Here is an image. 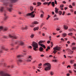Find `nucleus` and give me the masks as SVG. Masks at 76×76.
I'll return each instance as SVG.
<instances>
[{
    "mask_svg": "<svg viewBox=\"0 0 76 76\" xmlns=\"http://www.w3.org/2000/svg\"><path fill=\"white\" fill-rule=\"evenodd\" d=\"M43 66L45 67V70L46 71L49 70L51 69V65L48 63H46L43 64Z\"/></svg>",
    "mask_w": 76,
    "mask_h": 76,
    "instance_id": "obj_1",
    "label": "nucleus"
},
{
    "mask_svg": "<svg viewBox=\"0 0 76 76\" xmlns=\"http://www.w3.org/2000/svg\"><path fill=\"white\" fill-rule=\"evenodd\" d=\"M32 46L34 48L33 50L35 51H37V49L38 47V43H36L35 42H33Z\"/></svg>",
    "mask_w": 76,
    "mask_h": 76,
    "instance_id": "obj_2",
    "label": "nucleus"
},
{
    "mask_svg": "<svg viewBox=\"0 0 76 76\" xmlns=\"http://www.w3.org/2000/svg\"><path fill=\"white\" fill-rule=\"evenodd\" d=\"M0 76H11V75L5 73L4 71H1L0 72Z\"/></svg>",
    "mask_w": 76,
    "mask_h": 76,
    "instance_id": "obj_3",
    "label": "nucleus"
},
{
    "mask_svg": "<svg viewBox=\"0 0 76 76\" xmlns=\"http://www.w3.org/2000/svg\"><path fill=\"white\" fill-rule=\"evenodd\" d=\"M53 49L54 51H53V53L55 54V53H56L57 52V51H59V50H60V49H61V48H60V47H54L53 48Z\"/></svg>",
    "mask_w": 76,
    "mask_h": 76,
    "instance_id": "obj_4",
    "label": "nucleus"
},
{
    "mask_svg": "<svg viewBox=\"0 0 76 76\" xmlns=\"http://www.w3.org/2000/svg\"><path fill=\"white\" fill-rule=\"evenodd\" d=\"M35 12V11H34L32 12L31 13H28L25 16V17H27V16H31V18H34V17L35 15H34V13Z\"/></svg>",
    "mask_w": 76,
    "mask_h": 76,
    "instance_id": "obj_5",
    "label": "nucleus"
},
{
    "mask_svg": "<svg viewBox=\"0 0 76 76\" xmlns=\"http://www.w3.org/2000/svg\"><path fill=\"white\" fill-rule=\"evenodd\" d=\"M9 38H12V39H16L18 38V36H13L12 34H9Z\"/></svg>",
    "mask_w": 76,
    "mask_h": 76,
    "instance_id": "obj_6",
    "label": "nucleus"
},
{
    "mask_svg": "<svg viewBox=\"0 0 76 76\" xmlns=\"http://www.w3.org/2000/svg\"><path fill=\"white\" fill-rule=\"evenodd\" d=\"M2 50H5V51H7V50H8V49H5L4 46H2L1 48V49L0 50V53H2Z\"/></svg>",
    "mask_w": 76,
    "mask_h": 76,
    "instance_id": "obj_7",
    "label": "nucleus"
},
{
    "mask_svg": "<svg viewBox=\"0 0 76 76\" xmlns=\"http://www.w3.org/2000/svg\"><path fill=\"white\" fill-rule=\"evenodd\" d=\"M31 56H29V57H28V58H27V61L28 62H29V61H31V60L30 59H31V60H32V58H31Z\"/></svg>",
    "mask_w": 76,
    "mask_h": 76,
    "instance_id": "obj_8",
    "label": "nucleus"
},
{
    "mask_svg": "<svg viewBox=\"0 0 76 76\" xmlns=\"http://www.w3.org/2000/svg\"><path fill=\"white\" fill-rule=\"evenodd\" d=\"M4 16L5 17L4 18V20H7L8 19V16L6 15V13L4 14Z\"/></svg>",
    "mask_w": 76,
    "mask_h": 76,
    "instance_id": "obj_9",
    "label": "nucleus"
},
{
    "mask_svg": "<svg viewBox=\"0 0 76 76\" xmlns=\"http://www.w3.org/2000/svg\"><path fill=\"white\" fill-rule=\"evenodd\" d=\"M7 10H8L10 12L12 11V8L7 7Z\"/></svg>",
    "mask_w": 76,
    "mask_h": 76,
    "instance_id": "obj_10",
    "label": "nucleus"
},
{
    "mask_svg": "<svg viewBox=\"0 0 76 76\" xmlns=\"http://www.w3.org/2000/svg\"><path fill=\"white\" fill-rule=\"evenodd\" d=\"M4 10V7H0V11L1 12H3Z\"/></svg>",
    "mask_w": 76,
    "mask_h": 76,
    "instance_id": "obj_11",
    "label": "nucleus"
},
{
    "mask_svg": "<svg viewBox=\"0 0 76 76\" xmlns=\"http://www.w3.org/2000/svg\"><path fill=\"white\" fill-rule=\"evenodd\" d=\"M12 3H15L18 0H10Z\"/></svg>",
    "mask_w": 76,
    "mask_h": 76,
    "instance_id": "obj_12",
    "label": "nucleus"
},
{
    "mask_svg": "<svg viewBox=\"0 0 76 76\" xmlns=\"http://www.w3.org/2000/svg\"><path fill=\"white\" fill-rule=\"evenodd\" d=\"M30 9L31 11H33V9H34V7L32 6L30 7Z\"/></svg>",
    "mask_w": 76,
    "mask_h": 76,
    "instance_id": "obj_13",
    "label": "nucleus"
},
{
    "mask_svg": "<svg viewBox=\"0 0 76 76\" xmlns=\"http://www.w3.org/2000/svg\"><path fill=\"white\" fill-rule=\"evenodd\" d=\"M40 46L41 47H43V48H45V45H44L42 44H40Z\"/></svg>",
    "mask_w": 76,
    "mask_h": 76,
    "instance_id": "obj_14",
    "label": "nucleus"
},
{
    "mask_svg": "<svg viewBox=\"0 0 76 76\" xmlns=\"http://www.w3.org/2000/svg\"><path fill=\"white\" fill-rule=\"evenodd\" d=\"M37 5L36 6L37 7H38V6H40L41 4V2H37Z\"/></svg>",
    "mask_w": 76,
    "mask_h": 76,
    "instance_id": "obj_15",
    "label": "nucleus"
},
{
    "mask_svg": "<svg viewBox=\"0 0 76 76\" xmlns=\"http://www.w3.org/2000/svg\"><path fill=\"white\" fill-rule=\"evenodd\" d=\"M64 26V28L65 29H68V26L65 25Z\"/></svg>",
    "mask_w": 76,
    "mask_h": 76,
    "instance_id": "obj_16",
    "label": "nucleus"
},
{
    "mask_svg": "<svg viewBox=\"0 0 76 76\" xmlns=\"http://www.w3.org/2000/svg\"><path fill=\"white\" fill-rule=\"evenodd\" d=\"M38 27H35L34 28V31H37V30H38Z\"/></svg>",
    "mask_w": 76,
    "mask_h": 76,
    "instance_id": "obj_17",
    "label": "nucleus"
},
{
    "mask_svg": "<svg viewBox=\"0 0 76 76\" xmlns=\"http://www.w3.org/2000/svg\"><path fill=\"white\" fill-rule=\"evenodd\" d=\"M39 50L40 51H43V48L42 47H40L39 48Z\"/></svg>",
    "mask_w": 76,
    "mask_h": 76,
    "instance_id": "obj_18",
    "label": "nucleus"
},
{
    "mask_svg": "<svg viewBox=\"0 0 76 76\" xmlns=\"http://www.w3.org/2000/svg\"><path fill=\"white\" fill-rule=\"evenodd\" d=\"M55 10L56 13H58V9H57V8H55Z\"/></svg>",
    "mask_w": 76,
    "mask_h": 76,
    "instance_id": "obj_19",
    "label": "nucleus"
},
{
    "mask_svg": "<svg viewBox=\"0 0 76 76\" xmlns=\"http://www.w3.org/2000/svg\"><path fill=\"white\" fill-rule=\"evenodd\" d=\"M51 4L53 7H54V6H55V3L54 2H52Z\"/></svg>",
    "mask_w": 76,
    "mask_h": 76,
    "instance_id": "obj_20",
    "label": "nucleus"
},
{
    "mask_svg": "<svg viewBox=\"0 0 76 76\" xmlns=\"http://www.w3.org/2000/svg\"><path fill=\"white\" fill-rule=\"evenodd\" d=\"M74 61H75V60H71L70 61V63H71V64H73V63H74Z\"/></svg>",
    "mask_w": 76,
    "mask_h": 76,
    "instance_id": "obj_21",
    "label": "nucleus"
},
{
    "mask_svg": "<svg viewBox=\"0 0 76 76\" xmlns=\"http://www.w3.org/2000/svg\"><path fill=\"white\" fill-rule=\"evenodd\" d=\"M23 29H28V26H26L25 27H23L22 28Z\"/></svg>",
    "mask_w": 76,
    "mask_h": 76,
    "instance_id": "obj_22",
    "label": "nucleus"
},
{
    "mask_svg": "<svg viewBox=\"0 0 76 76\" xmlns=\"http://www.w3.org/2000/svg\"><path fill=\"white\" fill-rule=\"evenodd\" d=\"M63 37H65L67 36V34L66 33H64L62 34Z\"/></svg>",
    "mask_w": 76,
    "mask_h": 76,
    "instance_id": "obj_23",
    "label": "nucleus"
},
{
    "mask_svg": "<svg viewBox=\"0 0 76 76\" xmlns=\"http://www.w3.org/2000/svg\"><path fill=\"white\" fill-rule=\"evenodd\" d=\"M17 58H20L21 57H23V55H20L17 56Z\"/></svg>",
    "mask_w": 76,
    "mask_h": 76,
    "instance_id": "obj_24",
    "label": "nucleus"
},
{
    "mask_svg": "<svg viewBox=\"0 0 76 76\" xmlns=\"http://www.w3.org/2000/svg\"><path fill=\"white\" fill-rule=\"evenodd\" d=\"M58 14L60 15H61L62 14V12L61 11H59L58 12Z\"/></svg>",
    "mask_w": 76,
    "mask_h": 76,
    "instance_id": "obj_25",
    "label": "nucleus"
},
{
    "mask_svg": "<svg viewBox=\"0 0 76 76\" xmlns=\"http://www.w3.org/2000/svg\"><path fill=\"white\" fill-rule=\"evenodd\" d=\"M38 22L37 21H35L33 23V25L34 24H38Z\"/></svg>",
    "mask_w": 76,
    "mask_h": 76,
    "instance_id": "obj_26",
    "label": "nucleus"
},
{
    "mask_svg": "<svg viewBox=\"0 0 76 76\" xmlns=\"http://www.w3.org/2000/svg\"><path fill=\"white\" fill-rule=\"evenodd\" d=\"M18 62H19L20 63H22V60L21 59H19L18 60Z\"/></svg>",
    "mask_w": 76,
    "mask_h": 76,
    "instance_id": "obj_27",
    "label": "nucleus"
},
{
    "mask_svg": "<svg viewBox=\"0 0 76 76\" xmlns=\"http://www.w3.org/2000/svg\"><path fill=\"white\" fill-rule=\"evenodd\" d=\"M43 42L41 40L40 41L38 42V44L39 45H40V44H40V43H42Z\"/></svg>",
    "mask_w": 76,
    "mask_h": 76,
    "instance_id": "obj_28",
    "label": "nucleus"
},
{
    "mask_svg": "<svg viewBox=\"0 0 76 76\" xmlns=\"http://www.w3.org/2000/svg\"><path fill=\"white\" fill-rule=\"evenodd\" d=\"M72 50H73V51L74 50H76V47H73L72 48Z\"/></svg>",
    "mask_w": 76,
    "mask_h": 76,
    "instance_id": "obj_29",
    "label": "nucleus"
},
{
    "mask_svg": "<svg viewBox=\"0 0 76 76\" xmlns=\"http://www.w3.org/2000/svg\"><path fill=\"white\" fill-rule=\"evenodd\" d=\"M7 29H8V28H7L6 27L4 29V31H7Z\"/></svg>",
    "mask_w": 76,
    "mask_h": 76,
    "instance_id": "obj_30",
    "label": "nucleus"
},
{
    "mask_svg": "<svg viewBox=\"0 0 76 76\" xmlns=\"http://www.w3.org/2000/svg\"><path fill=\"white\" fill-rule=\"evenodd\" d=\"M3 29V27L2 26H0V31Z\"/></svg>",
    "mask_w": 76,
    "mask_h": 76,
    "instance_id": "obj_31",
    "label": "nucleus"
},
{
    "mask_svg": "<svg viewBox=\"0 0 76 76\" xmlns=\"http://www.w3.org/2000/svg\"><path fill=\"white\" fill-rule=\"evenodd\" d=\"M24 44V43H23V42H20V45H23Z\"/></svg>",
    "mask_w": 76,
    "mask_h": 76,
    "instance_id": "obj_32",
    "label": "nucleus"
},
{
    "mask_svg": "<svg viewBox=\"0 0 76 76\" xmlns=\"http://www.w3.org/2000/svg\"><path fill=\"white\" fill-rule=\"evenodd\" d=\"M3 37L4 38H8V37L6 36H4Z\"/></svg>",
    "mask_w": 76,
    "mask_h": 76,
    "instance_id": "obj_33",
    "label": "nucleus"
},
{
    "mask_svg": "<svg viewBox=\"0 0 76 76\" xmlns=\"http://www.w3.org/2000/svg\"><path fill=\"white\" fill-rule=\"evenodd\" d=\"M68 30L70 32H72L73 31V29H69Z\"/></svg>",
    "mask_w": 76,
    "mask_h": 76,
    "instance_id": "obj_34",
    "label": "nucleus"
},
{
    "mask_svg": "<svg viewBox=\"0 0 76 76\" xmlns=\"http://www.w3.org/2000/svg\"><path fill=\"white\" fill-rule=\"evenodd\" d=\"M6 63H3V65L4 67H6Z\"/></svg>",
    "mask_w": 76,
    "mask_h": 76,
    "instance_id": "obj_35",
    "label": "nucleus"
},
{
    "mask_svg": "<svg viewBox=\"0 0 76 76\" xmlns=\"http://www.w3.org/2000/svg\"><path fill=\"white\" fill-rule=\"evenodd\" d=\"M34 34H31V35L30 36L31 38H33L34 37Z\"/></svg>",
    "mask_w": 76,
    "mask_h": 76,
    "instance_id": "obj_36",
    "label": "nucleus"
},
{
    "mask_svg": "<svg viewBox=\"0 0 76 76\" xmlns=\"http://www.w3.org/2000/svg\"><path fill=\"white\" fill-rule=\"evenodd\" d=\"M50 74L51 75H54V73L53 72H50Z\"/></svg>",
    "mask_w": 76,
    "mask_h": 76,
    "instance_id": "obj_37",
    "label": "nucleus"
},
{
    "mask_svg": "<svg viewBox=\"0 0 76 76\" xmlns=\"http://www.w3.org/2000/svg\"><path fill=\"white\" fill-rule=\"evenodd\" d=\"M18 41L16 40L15 41V44H17V43H18Z\"/></svg>",
    "mask_w": 76,
    "mask_h": 76,
    "instance_id": "obj_38",
    "label": "nucleus"
},
{
    "mask_svg": "<svg viewBox=\"0 0 76 76\" xmlns=\"http://www.w3.org/2000/svg\"><path fill=\"white\" fill-rule=\"evenodd\" d=\"M43 4L44 5H45V4H48V2H45V3H43Z\"/></svg>",
    "mask_w": 76,
    "mask_h": 76,
    "instance_id": "obj_39",
    "label": "nucleus"
},
{
    "mask_svg": "<svg viewBox=\"0 0 76 76\" xmlns=\"http://www.w3.org/2000/svg\"><path fill=\"white\" fill-rule=\"evenodd\" d=\"M73 34V33H69L68 34V35H72Z\"/></svg>",
    "mask_w": 76,
    "mask_h": 76,
    "instance_id": "obj_40",
    "label": "nucleus"
},
{
    "mask_svg": "<svg viewBox=\"0 0 76 76\" xmlns=\"http://www.w3.org/2000/svg\"><path fill=\"white\" fill-rule=\"evenodd\" d=\"M2 65H3V63L2 62H0V67H1Z\"/></svg>",
    "mask_w": 76,
    "mask_h": 76,
    "instance_id": "obj_41",
    "label": "nucleus"
},
{
    "mask_svg": "<svg viewBox=\"0 0 76 76\" xmlns=\"http://www.w3.org/2000/svg\"><path fill=\"white\" fill-rule=\"evenodd\" d=\"M42 29H43L44 30V29H45V30H47V28H45V27H44L42 28Z\"/></svg>",
    "mask_w": 76,
    "mask_h": 76,
    "instance_id": "obj_42",
    "label": "nucleus"
},
{
    "mask_svg": "<svg viewBox=\"0 0 76 76\" xmlns=\"http://www.w3.org/2000/svg\"><path fill=\"white\" fill-rule=\"evenodd\" d=\"M43 16H44V15H43V14H41L40 15V17L41 18H42Z\"/></svg>",
    "mask_w": 76,
    "mask_h": 76,
    "instance_id": "obj_43",
    "label": "nucleus"
},
{
    "mask_svg": "<svg viewBox=\"0 0 76 76\" xmlns=\"http://www.w3.org/2000/svg\"><path fill=\"white\" fill-rule=\"evenodd\" d=\"M51 1L49 2L48 3V6H49V5H50V4H51Z\"/></svg>",
    "mask_w": 76,
    "mask_h": 76,
    "instance_id": "obj_44",
    "label": "nucleus"
},
{
    "mask_svg": "<svg viewBox=\"0 0 76 76\" xmlns=\"http://www.w3.org/2000/svg\"><path fill=\"white\" fill-rule=\"evenodd\" d=\"M50 17V16H49V15H48V18L46 19L47 20H48V19H49V18Z\"/></svg>",
    "mask_w": 76,
    "mask_h": 76,
    "instance_id": "obj_45",
    "label": "nucleus"
},
{
    "mask_svg": "<svg viewBox=\"0 0 76 76\" xmlns=\"http://www.w3.org/2000/svg\"><path fill=\"white\" fill-rule=\"evenodd\" d=\"M69 8H71V9L73 7V6H72L71 5H69Z\"/></svg>",
    "mask_w": 76,
    "mask_h": 76,
    "instance_id": "obj_46",
    "label": "nucleus"
},
{
    "mask_svg": "<svg viewBox=\"0 0 76 76\" xmlns=\"http://www.w3.org/2000/svg\"><path fill=\"white\" fill-rule=\"evenodd\" d=\"M61 41H64V39H63V38H61Z\"/></svg>",
    "mask_w": 76,
    "mask_h": 76,
    "instance_id": "obj_47",
    "label": "nucleus"
},
{
    "mask_svg": "<svg viewBox=\"0 0 76 76\" xmlns=\"http://www.w3.org/2000/svg\"><path fill=\"white\" fill-rule=\"evenodd\" d=\"M63 7H64V5L63 4H62V5H60V7L61 8Z\"/></svg>",
    "mask_w": 76,
    "mask_h": 76,
    "instance_id": "obj_48",
    "label": "nucleus"
},
{
    "mask_svg": "<svg viewBox=\"0 0 76 76\" xmlns=\"http://www.w3.org/2000/svg\"><path fill=\"white\" fill-rule=\"evenodd\" d=\"M56 31H60V28H57L56 29Z\"/></svg>",
    "mask_w": 76,
    "mask_h": 76,
    "instance_id": "obj_49",
    "label": "nucleus"
},
{
    "mask_svg": "<svg viewBox=\"0 0 76 76\" xmlns=\"http://www.w3.org/2000/svg\"><path fill=\"white\" fill-rule=\"evenodd\" d=\"M75 44H76V43H75V42H73L72 43V45H75Z\"/></svg>",
    "mask_w": 76,
    "mask_h": 76,
    "instance_id": "obj_50",
    "label": "nucleus"
},
{
    "mask_svg": "<svg viewBox=\"0 0 76 76\" xmlns=\"http://www.w3.org/2000/svg\"><path fill=\"white\" fill-rule=\"evenodd\" d=\"M72 5L73 6H75V3H72Z\"/></svg>",
    "mask_w": 76,
    "mask_h": 76,
    "instance_id": "obj_51",
    "label": "nucleus"
},
{
    "mask_svg": "<svg viewBox=\"0 0 76 76\" xmlns=\"http://www.w3.org/2000/svg\"><path fill=\"white\" fill-rule=\"evenodd\" d=\"M43 25H44V23H42L41 25V27H42V26H43Z\"/></svg>",
    "mask_w": 76,
    "mask_h": 76,
    "instance_id": "obj_52",
    "label": "nucleus"
},
{
    "mask_svg": "<svg viewBox=\"0 0 76 76\" xmlns=\"http://www.w3.org/2000/svg\"><path fill=\"white\" fill-rule=\"evenodd\" d=\"M64 14H65V12H64H64H63V13H62V15H64Z\"/></svg>",
    "mask_w": 76,
    "mask_h": 76,
    "instance_id": "obj_53",
    "label": "nucleus"
},
{
    "mask_svg": "<svg viewBox=\"0 0 76 76\" xmlns=\"http://www.w3.org/2000/svg\"><path fill=\"white\" fill-rule=\"evenodd\" d=\"M47 49H48V50H50V46L48 47Z\"/></svg>",
    "mask_w": 76,
    "mask_h": 76,
    "instance_id": "obj_54",
    "label": "nucleus"
},
{
    "mask_svg": "<svg viewBox=\"0 0 76 76\" xmlns=\"http://www.w3.org/2000/svg\"><path fill=\"white\" fill-rule=\"evenodd\" d=\"M42 66V64H39V67H40V66Z\"/></svg>",
    "mask_w": 76,
    "mask_h": 76,
    "instance_id": "obj_55",
    "label": "nucleus"
},
{
    "mask_svg": "<svg viewBox=\"0 0 76 76\" xmlns=\"http://www.w3.org/2000/svg\"><path fill=\"white\" fill-rule=\"evenodd\" d=\"M55 3L56 4H57V1L56 0H55Z\"/></svg>",
    "mask_w": 76,
    "mask_h": 76,
    "instance_id": "obj_56",
    "label": "nucleus"
},
{
    "mask_svg": "<svg viewBox=\"0 0 76 76\" xmlns=\"http://www.w3.org/2000/svg\"><path fill=\"white\" fill-rule=\"evenodd\" d=\"M53 61L54 62H57V60H53Z\"/></svg>",
    "mask_w": 76,
    "mask_h": 76,
    "instance_id": "obj_57",
    "label": "nucleus"
},
{
    "mask_svg": "<svg viewBox=\"0 0 76 76\" xmlns=\"http://www.w3.org/2000/svg\"><path fill=\"white\" fill-rule=\"evenodd\" d=\"M54 20H58V18H56L54 19Z\"/></svg>",
    "mask_w": 76,
    "mask_h": 76,
    "instance_id": "obj_58",
    "label": "nucleus"
},
{
    "mask_svg": "<svg viewBox=\"0 0 76 76\" xmlns=\"http://www.w3.org/2000/svg\"><path fill=\"white\" fill-rule=\"evenodd\" d=\"M47 42L48 44H50V41L49 40Z\"/></svg>",
    "mask_w": 76,
    "mask_h": 76,
    "instance_id": "obj_59",
    "label": "nucleus"
},
{
    "mask_svg": "<svg viewBox=\"0 0 76 76\" xmlns=\"http://www.w3.org/2000/svg\"><path fill=\"white\" fill-rule=\"evenodd\" d=\"M10 67H11V68H13V65H12L10 66Z\"/></svg>",
    "mask_w": 76,
    "mask_h": 76,
    "instance_id": "obj_60",
    "label": "nucleus"
},
{
    "mask_svg": "<svg viewBox=\"0 0 76 76\" xmlns=\"http://www.w3.org/2000/svg\"><path fill=\"white\" fill-rule=\"evenodd\" d=\"M33 5H36V3L35 2H34L33 3Z\"/></svg>",
    "mask_w": 76,
    "mask_h": 76,
    "instance_id": "obj_61",
    "label": "nucleus"
},
{
    "mask_svg": "<svg viewBox=\"0 0 76 76\" xmlns=\"http://www.w3.org/2000/svg\"><path fill=\"white\" fill-rule=\"evenodd\" d=\"M49 57H52L53 56H52V55H49Z\"/></svg>",
    "mask_w": 76,
    "mask_h": 76,
    "instance_id": "obj_62",
    "label": "nucleus"
},
{
    "mask_svg": "<svg viewBox=\"0 0 76 76\" xmlns=\"http://www.w3.org/2000/svg\"><path fill=\"white\" fill-rule=\"evenodd\" d=\"M74 67L76 66V64H74Z\"/></svg>",
    "mask_w": 76,
    "mask_h": 76,
    "instance_id": "obj_63",
    "label": "nucleus"
},
{
    "mask_svg": "<svg viewBox=\"0 0 76 76\" xmlns=\"http://www.w3.org/2000/svg\"><path fill=\"white\" fill-rule=\"evenodd\" d=\"M42 35L43 36V37H44V36H45V34L42 33Z\"/></svg>",
    "mask_w": 76,
    "mask_h": 76,
    "instance_id": "obj_64",
    "label": "nucleus"
}]
</instances>
